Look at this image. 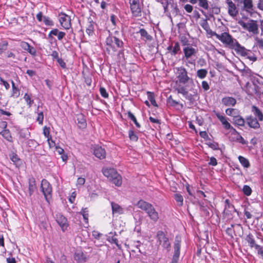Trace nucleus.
<instances>
[{"label": "nucleus", "instance_id": "27", "mask_svg": "<svg viewBox=\"0 0 263 263\" xmlns=\"http://www.w3.org/2000/svg\"><path fill=\"white\" fill-rule=\"evenodd\" d=\"M77 121H78V126L80 128H84L86 127L87 123L86 121V119L84 118V116L82 114L77 115Z\"/></svg>", "mask_w": 263, "mask_h": 263}, {"label": "nucleus", "instance_id": "9", "mask_svg": "<svg viewBox=\"0 0 263 263\" xmlns=\"http://www.w3.org/2000/svg\"><path fill=\"white\" fill-rule=\"evenodd\" d=\"M180 242L181 238L179 236H176L174 243V254L170 263H178L180 255Z\"/></svg>", "mask_w": 263, "mask_h": 263}, {"label": "nucleus", "instance_id": "19", "mask_svg": "<svg viewBox=\"0 0 263 263\" xmlns=\"http://www.w3.org/2000/svg\"><path fill=\"white\" fill-rule=\"evenodd\" d=\"M112 214L113 215H118L123 214L124 213L123 209L118 203L111 202Z\"/></svg>", "mask_w": 263, "mask_h": 263}, {"label": "nucleus", "instance_id": "36", "mask_svg": "<svg viewBox=\"0 0 263 263\" xmlns=\"http://www.w3.org/2000/svg\"><path fill=\"white\" fill-rule=\"evenodd\" d=\"M147 97L151 104L154 106L157 107L158 105L155 99L154 94L151 92H147Z\"/></svg>", "mask_w": 263, "mask_h": 263}, {"label": "nucleus", "instance_id": "1", "mask_svg": "<svg viewBox=\"0 0 263 263\" xmlns=\"http://www.w3.org/2000/svg\"><path fill=\"white\" fill-rule=\"evenodd\" d=\"M137 205L139 209L144 211L153 222H156L158 220L159 218L158 212L151 203L140 200L137 202Z\"/></svg>", "mask_w": 263, "mask_h": 263}, {"label": "nucleus", "instance_id": "55", "mask_svg": "<svg viewBox=\"0 0 263 263\" xmlns=\"http://www.w3.org/2000/svg\"><path fill=\"white\" fill-rule=\"evenodd\" d=\"M183 8L187 13H191L193 10V6L190 4L185 5Z\"/></svg>", "mask_w": 263, "mask_h": 263}, {"label": "nucleus", "instance_id": "25", "mask_svg": "<svg viewBox=\"0 0 263 263\" xmlns=\"http://www.w3.org/2000/svg\"><path fill=\"white\" fill-rule=\"evenodd\" d=\"M130 9L133 16L137 17L141 15V8L140 4L130 5Z\"/></svg>", "mask_w": 263, "mask_h": 263}, {"label": "nucleus", "instance_id": "28", "mask_svg": "<svg viewBox=\"0 0 263 263\" xmlns=\"http://www.w3.org/2000/svg\"><path fill=\"white\" fill-rule=\"evenodd\" d=\"M36 184L35 179L33 177L29 179V195L31 196L36 190Z\"/></svg>", "mask_w": 263, "mask_h": 263}, {"label": "nucleus", "instance_id": "34", "mask_svg": "<svg viewBox=\"0 0 263 263\" xmlns=\"http://www.w3.org/2000/svg\"><path fill=\"white\" fill-rule=\"evenodd\" d=\"M238 160L241 163V164L244 166L245 167L248 168L250 166V163L248 159H247L246 158L239 156L238 157Z\"/></svg>", "mask_w": 263, "mask_h": 263}, {"label": "nucleus", "instance_id": "13", "mask_svg": "<svg viewBox=\"0 0 263 263\" xmlns=\"http://www.w3.org/2000/svg\"><path fill=\"white\" fill-rule=\"evenodd\" d=\"M74 259L78 263H85L88 259V256L86 253H84L81 251H77L73 255Z\"/></svg>", "mask_w": 263, "mask_h": 263}, {"label": "nucleus", "instance_id": "40", "mask_svg": "<svg viewBox=\"0 0 263 263\" xmlns=\"http://www.w3.org/2000/svg\"><path fill=\"white\" fill-rule=\"evenodd\" d=\"M24 99H25L27 105L29 106V107H30L34 102L33 100L31 99L30 96L27 93L25 94Z\"/></svg>", "mask_w": 263, "mask_h": 263}, {"label": "nucleus", "instance_id": "56", "mask_svg": "<svg viewBox=\"0 0 263 263\" xmlns=\"http://www.w3.org/2000/svg\"><path fill=\"white\" fill-rule=\"evenodd\" d=\"M11 160L15 163L16 165L20 164V159L16 156V155H13L11 158Z\"/></svg>", "mask_w": 263, "mask_h": 263}, {"label": "nucleus", "instance_id": "48", "mask_svg": "<svg viewBox=\"0 0 263 263\" xmlns=\"http://www.w3.org/2000/svg\"><path fill=\"white\" fill-rule=\"evenodd\" d=\"M108 240L110 243H115L119 249H121V246H120V245L118 244V239L116 237H109L108 238Z\"/></svg>", "mask_w": 263, "mask_h": 263}, {"label": "nucleus", "instance_id": "22", "mask_svg": "<svg viewBox=\"0 0 263 263\" xmlns=\"http://www.w3.org/2000/svg\"><path fill=\"white\" fill-rule=\"evenodd\" d=\"M20 46L31 55H35L36 54V49L33 47L30 46L28 43L22 41L20 43Z\"/></svg>", "mask_w": 263, "mask_h": 263}, {"label": "nucleus", "instance_id": "54", "mask_svg": "<svg viewBox=\"0 0 263 263\" xmlns=\"http://www.w3.org/2000/svg\"><path fill=\"white\" fill-rule=\"evenodd\" d=\"M44 119V115L42 112H41L38 114L37 117L36 119L37 121L39 124H42Z\"/></svg>", "mask_w": 263, "mask_h": 263}, {"label": "nucleus", "instance_id": "24", "mask_svg": "<svg viewBox=\"0 0 263 263\" xmlns=\"http://www.w3.org/2000/svg\"><path fill=\"white\" fill-rule=\"evenodd\" d=\"M215 115L217 118L221 122V124L223 126L224 128L226 129H229L231 128V125L229 122L227 120L226 118L220 115L219 112H215Z\"/></svg>", "mask_w": 263, "mask_h": 263}, {"label": "nucleus", "instance_id": "47", "mask_svg": "<svg viewBox=\"0 0 263 263\" xmlns=\"http://www.w3.org/2000/svg\"><path fill=\"white\" fill-rule=\"evenodd\" d=\"M180 50V46L178 43L176 42L175 43L174 46L173 47V49L172 50V54L175 55L178 51Z\"/></svg>", "mask_w": 263, "mask_h": 263}, {"label": "nucleus", "instance_id": "46", "mask_svg": "<svg viewBox=\"0 0 263 263\" xmlns=\"http://www.w3.org/2000/svg\"><path fill=\"white\" fill-rule=\"evenodd\" d=\"M178 93H181L183 96H186L187 94V91L183 86H181L175 89Z\"/></svg>", "mask_w": 263, "mask_h": 263}, {"label": "nucleus", "instance_id": "31", "mask_svg": "<svg viewBox=\"0 0 263 263\" xmlns=\"http://www.w3.org/2000/svg\"><path fill=\"white\" fill-rule=\"evenodd\" d=\"M252 111L254 112V114L256 116L258 120L260 121L263 120V115L260 109L255 106H253Z\"/></svg>", "mask_w": 263, "mask_h": 263}, {"label": "nucleus", "instance_id": "32", "mask_svg": "<svg viewBox=\"0 0 263 263\" xmlns=\"http://www.w3.org/2000/svg\"><path fill=\"white\" fill-rule=\"evenodd\" d=\"M227 115L232 116L233 118H235L239 115V111L235 108H228L226 110Z\"/></svg>", "mask_w": 263, "mask_h": 263}, {"label": "nucleus", "instance_id": "17", "mask_svg": "<svg viewBox=\"0 0 263 263\" xmlns=\"http://www.w3.org/2000/svg\"><path fill=\"white\" fill-rule=\"evenodd\" d=\"M231 48L234 49L238 54L241 55L245 56L247 54V50L245 47H242L237 41H235Z\"/></svg>", "mask_w": 263, "mask_h": 263}, {"label": "nucleus", "instance_id": "39", "mask_svg": "<svg viewBox=\"0 0 263 263\" xmlns=\"http://www.w3.org/2000/svg\"><path fill=\"white\" fill-rule=\"evenodd\" d=\"M128 117L134 122L137 127H140V124L137 122V119L135 116L130 112L128 111L127 112Z\"/></svg>", "mask_w": 263, "mask_h": 263}, {"label": "nucleus", "instance_id": "41", "mask_svg": "<svg viewBox=\"0 0 263 263\" xmlns=\"http://www.w3.org/2000/svg\"><path fill=\"white\" fill-rule=\"evenodd\" d=\"M199 6L205 10L209 9V4L207 0H198Z\"/></svg>", "mask_w": 263, "mask_h": 263}, {"label": "nucleus", "instance_id": "18", "mask_svg": "<svg viewBox=\"0 0 263 263\" xmlns=\"http://www.w3.org/2000/svg\"><path fill=\"white\" fill-rule=\"evenodd\" d=\"M184 58L186 59L191 58L193 56H196L197 50L191 46H187L183 48Z\"/></svg>", "mask_w": 263, "mask_h": 263}, {"label": "nucleus", "instance_id": "60", "mask_svg": "<svg viewBox=\"0 0 263 263\" xmlns=\"http://www.w3.org/2000/svg\"><path fill=\"white\" fill-rule=\"evenodd\" d=\"M0 81L3 84V85L5 86V88L6 89H8L9 88L10 85H9V83L7 81L4 80L2 78H0Z\"/></svg>", "mask_w": 263, "mask_h": 263}, {"label": "nucleus", "instance_id": "37", "mask_svg": "<svg viewBox=\"0 0 263 263\" xmlns=\"http://www.w3.org/2000/svg\"><path fill=\"white\" fill-rule=\"evenodd\" d=\"M139 33L141 36L144 37L146 40H151L152 36L148 34V33L145 29H141L139 30Z\"/></svg>", "mask_w": 263, "mask_h": 263}, {"label": "nucleus", "instance_id": "29", "mask_svg": "<svg viewBox=\"0 0 263 263\" xmlns=\"http://www.w3.org/2000/svg\"><path fill=\"white\" fill-rule=\"evenodd\" d=\"M12 83V92L11 94V97L13 98H17L20 95V89L15 86V84L13 81H11Z\"/></svg>", "mask_w": 263, "mask_h": 263}, {"label": "nucleus", "instance_id": "4", "mask_svg": "<svg viewBox=\"0 0 263 263\" xmlns=\"http://www.w3.org/2000/svg\"><path fill=\"white\" fill-rule=\"evenodd\" d=\"M210 34L212 36H216V37L220 40L223 44L230 48L233 45L236 41V40L233 39L229 33L226 32L219 34L214 31H211Z\"/></svg>", "mask_w": 263, "mask_h": 263}, {"label": "nucleus", "instance_id": "62", "mask_svg": "<svg viewBox=\"0 0 263 263\" xmlns=\"http://www.w3.org/2000/svg\"><path fill=\"white\" fill-rule=\"evenodd\" d=\"M256 41L257 42V46L259 47V48L263 49V40L256 38Z\"/></svg>", "mask_w": 263, "mask_h": 263}, {"label": "nucleus", "instance_id": "43", "mask_svg": "<svg viewBox=\"0 0 263 263\" xmlns=\"http://www.w3.org/2000/svg\"><path fill=\"white\" fill-rule=\"evenodd\" d=\"M82 214L83 217L86 222L88 221V211L87 208L83 209L80 212Z\"/></svg>", "mask_w": 263, "mask_h": 263}, {"label": "nucleus", "instance_id": "53", "mask_svg": "<svg viewBox=\"0 0 263 263\" xmlns=\"http://www.w3.org/2000/svg\"><path fill=\"white\" fill-rule=\"evenodd\" d=\"M100 93L101 95V96L104 98H108V93L107 92L106 89L103 88V87H101L100 88Z\"/></svg>", "mask_w": 263, "mask_h": 263}, {"label": "nucleus", "instance_id": "30", "mask_svg": "<svg viewBox=\"0 0 263 263\" xmlns=\"http://www.w3.org/2000/svg\"><path fill=\"white\" fill-rule=\"evenodd\" d=\"M233 123L238 126H243L245 125V120L243 118L238 115L235 118H233Z\"/></svg>", "mask_w": 263, "mask_h": 263}, {"label": "nucleus", "instance_id": "33", "mask_svg": "<svg viewBox=\"0 0 263 263\" xmlns=\"http://www.w3.org/2000/svg\"><path fill=\"white\" fill-rule=\"evenodd\" d=\"M56 152L60 155H61V158L63 161H66L67 159V156L64 154V151L63 148L59 146H55Z\"/></svg>", "mask_w": 263, "mask_h": 263}, {"label": "nucleus", "instance_id": "10", "mask_svg": "<svg viewBox=\"0 0 263 263\" xmlns=\"http://www.w3.org/2000/svg\"><path fill=\"white\" fill-rule=\"evenodd\" d=\"M242 229V228L240 224H231L230 227L227 229L226 233L231 237H233V234L235 236H240Z\"/></svg>", "mask_w": 263, "mask_h": 263}, {"label": "nucleus", "instance_id": "2", "mask_svg": "<svg viewBox=\"0 0 263 263\" xmlns=\"http://www.w3.org/2000/svg\"><path fill=\"white\" fill-rule=\"evenodd\" d=\"M106 50L108 53L115 52L118 48L123 47V43L117 36L110 35L106 40Z\"/></svg>", "mask_w": 263, "mask_h": 263}, {"label": "nucleus", "instance_id": "11", "mask_svg": "<svg viewBox=\"0 0 263 263\" xmlns=\"http://www.w3.org/2000/svg\"><path fill=\"white\" fill-rule=\"evenodd\" d=\"M245 239L251 248H254L257 251L258 253L261 256L263 254L262 247L255 243V241L252 235L248 234Z\"/></svg>", "mask_w": 263, "mask_h": 263}, {"label": "nucleus", "instance_id": "23", "mask_svg": "<svg viewBox=\"0 0 263 263\" xmlns=\"http://www.w3.org/2000/svg\"><path fill=\"white\" fill-rule=\"evenodd\" d=\"M246 120H247V123H248V125L250 127L254 128V129H257V128H259L260 124L256 118L250 116V117H247L246 118Z\"/></svg>", "mask_w": 263, "mask_h": 263}, {"label": "nucleus", "instance_id": "38", "mask_svg": "<svg viewBox=\"0 0 263 263\" xmlns=\"http://www.w3.org/2000/svg\"><path fill=\"white\" fill-rule=\"evenodd\" d=\"M174 198L176 202H178L179 206H182L183 205V198L181 195L178 194H174Z\"/></svg>", "mask_w": 263, "mask_h": 263}, {"label": "nucleus", "instance_id": "59", "mask_svg": "<svg viewBox=\"0 0 263 263\" xmlns=\"http://www.w3.org/2000/svg\"><path fill=\"white\" fill-rule=\"evenodd\" d=\"M209 164L212 166H216L217 164V160L214 157H211Z\"/></svg>", "mask_w": 263, "mask_h": 263}, {"label": "nucleus", "instance_id": "26", "mask_svg": "<svg viewBox=\"0 0 263 263\" xmlns=\"http://www.w3.org/2000/svg\"><path fill=\"white\" fill-rule=\"evenodd\" d=\"M222 103L227 106H234L236 103V100L235 98L230 97H226L222 99Z\"/></svg>", "mask_w": 263, "mask_h": 263}, {"label": "nucleus", "instance_id": "57", "mask_svg": "<svg viewBox=\"0 0 263 263\" xmlns=\"http://www.w3.org/2000/svg\"><path fill=\"white\" fill-rule=\"evenodd\" d=\"M201 85H202V88L205 91H207L210 89L209 85L208 83L205 81H203L202 82Z\"/></svg>", "mask_w": 263, "mask_h": 263}, {"label": "nucleus", "instance_id": "3", "mask_svg": "<svg viewBox=\"0 0 263 263\" xmlns=\"http://www.w3.org/2000/svg\"><path fill=\"white\" fill-rule=\"evenodd\" d=\"M103 175L109 179L116 186H119L122 184V177L117 171L113 168H103L102 169Z\"/></svg>", "mask_w": 263, "mask_h": 263}, {"label": "nucleus", "instance_id": "20", "mask_svg": "<svg viewBox=\"0 0 263 263\" xmlns=\"http://www.w3.org/2000/svg\"><path fill=\"white\" fill-rule=\"evenodd\" d=\"M1 125L4 127L5 129L1 130H0V134L6 140L9 142H11L12 141V138L11 134L8 129H6L7 126L6 123L4 122L2 123Z\"/></svg>", "mask_w": 263, "mask_h": 263}, {"label": "nucleus", "instance_id": "52", "mask_svg": "<svg viewBox=\"0 0 263 263\" xmlns=\"http://www.w3.org/2000/svg\"><path fill=\"white\" fill-rule=\"evenodd\" d=\"M43 22L46 25H48V26H52L53 25L52 21L48 17L44 16L43 17Z\"/></svg>", "mask_w": 263, "mask_h": 263}, {"label": "nucleus", "instance_id": "64", "mask_svg": "<svg viewBox=\"0 0 263 263\" xmlns=\"http://www.w3.org/2000/svg\"><path fill=\"white\" fill-rule=\"evenodd\" d=\"M58 63L62 68H65L66 64L62 59H58L57 60Z\"/></svg>", "mask_w": 263, "mask_h": 263}, {"label": "nucleus", "instance_id": "7", "mask_svg": "<svg viewBox=\"0 0 263 263\" xmlns=\"http://www.w3.org/2000/svg\"><path fill=\"white\" fill-rule=\"evenodd\" d=\"M238 24L244 29L252 32L253 34H257L258 32V25L256 22L254 20H250L247 22L240 21L238 22Z\"/></svg>", "mask_w": 263, "mask_h": 263}, {"label": "nucleus", "instance_id": "51", "mask_svg": "<svg viewBox=\"0 0 263 263\" xmlns=\"http://www.w3.org/2000/svg\"><path fill=\"white\" fill-rule=\"evenodd\" d=\"M85 182V179L82 177H79L77 179V186H81L84 184Z\"/></svg>", "mask_w": 263, "mask_h": 263}, {"label": "nucleus", "instance_id": "5", "mask_svg": "<svg viewBox=\"0 0 263 263\" xmlns=\"http://www.w3.org/2000/svg\"><path fill=\"white\" fill-rule=\"evenodd\" d=\"M176 70L177 78L180 83L184 84L189 82L194 83L193 79L188 76L187 71L184 67H177Z\"/></svg>", "mask_w": 263, "mask_h": 263}, {"label": "nucleus", "instance_id": "50", "mask_svg": "<svg viewBox=\"0 0 263 263\" xmlns=\"http://www.w3.org/2000/svg\"><path fill=\"white\" fill-rule=\"evenodd\" d=\"M43 134L46 138L48 139L51 136H50V129L49 128L45 126L43 129Z\"/></svg>", "mask_w": 263, "mask_h": 263}, {"label": "nucleus", "instance_id": "58", "mask_svg": "<svg viewBox=\"0 0 263 263\" xmlns=\"http://www.w3.org/2000/svg\"><path fill=\"white\" fill-rule=\"evenodd\" d=\"M93 31V27L92 24H90L86 29V32L89 35H90L92 34Z\"/></svg>", "mask_w": 263, "mask_h": 263}, {"label": "nucleus", "instance_id": "35", "mask_svg": "<svg viewBox=\"0 0 263 263\" xmlns=\"http://www.w3.org/2000/svg\"><path fill=\"white\" fill-rule=\"evenodd\" d=\"M208 74V71L205 69H201L197 71V76L200 79H204Z\"/></svg>", "mask_w": 263, "mask_h": 263}, {"label": "nucleus", "instance_id": "16", "mask_svg": "<svg viewBox=\"0 0 263 263\" xmlns=\"http://www.w3.org/2000/svg\"><path fill=\"white\" fill-rule=\"evenodd\" d=\"M57 223L61 227L63 230L66 229L68 226L67 219L61 214H57L55 216Z\"/></svg>", "mask_w": 263, "mask_h": 263}, {"label": "nucleus", "instance_id": "42", "mask_svg": "<svg viewBox=\"0 0 263 263\" xmlns=\"http://www.w3.org/2000/svg\"><path fill=\"white\" fill-rule=\"evenodd\" d=\"M8 42L6 41H3L0 43V54H2L7 48Z\"/></svg>", "mask_w": 263, "mask_h": 263}, {"label": "nucleus", "instance_id": "14", "mask_svg": "<svg viewBox=\"0 0 263 263\" xmlns=\"http://www.w3.org/2000/svg\"><path fill=\"white\" fill-rule=\"evenodd\" d=\"M227 4L229 14L233 17L236 16L238 14V10L236 5L231 0H227Z\"/></svg>", "mask_w": 263, "mask_h": 263}, {"label": "nucleus", "instance_id": "45", "mask_svg": "<svg viewBox=\"0 0 263 263\" xmlns=\"http://www.w3.org/2000/svg\"><path fill=\"white\" fill-rule=\"evenodd\" d=\"M128 135L131 140L134 141H137L138 140V137L133 130H129Z\"/></svg>", "mask_w": 263, "mask_h": 263}, {"label": "nucleus", "instance_id": "15", "mask_svg": "<svg viewBox=\"0 0 263 263\" xmlns=\"http://www.w3.org/2000/svg\"><path fill=\"white\" fill-rule=\"evenodd\" d=\"M93 152L95 156L100 159H103L106 157V151L100 146H95L93 148Z\"/></svg>", "mask_w": 263, "mask_h": 263}, {"label": "nucleus", "instance_id": "49", "mask_svg": "<svg viewBox=\"0 0 263 263\" xmlns=\"http://www.w3.org/2000/svg\"><path fill=\"white\" fill-rule=\"evenodd\" d=\"M59 31L58 29H53L50 31L48 35V39H52V35H58Z\"/></svg>", "mask_w": 263, "mask_h": 263}, {"label": "nucleus", "instance_id": "61", "mask_svg": "<svg viewBox=\"0 0 263 263\" xmlns=\"http://www.w3.org/2000/svg\"><path fill=\"white\" fill-rule=\"evenodd\" d=\"M238 137L237 138V140L241 144H247V141L243 139V138L239 134L238 136Z\"/></svg>", "mask_w": 263, "mask_h": 263}, {"label": "nucleus", "instance_id": "63", "mask_svg": "<svg viewBox=\"0 0 263 263\" xmlns=\"http://www.w3.org/2000/svg\"><path fill=\"white\" fill-rule=\"evenodd\" d=\"M168 101H169V103L171 104V105H173V106H176L177 105H178L179 103L178 102H177L176 101L173 100L171 96H170L168 98Z\"/></svg>", "mask_w": 263, "mask_h": 263}, {"label": "nucleus", "instance_id": "12", "mask_svg": "<svg viewBox=\"0 0 263 263\" xmlns=\"http://www.w3.org/2000/svg\"><path fill=\"white\" fill-rule=\"evenodd\" d=\"M59 21L61 26L65 29H68L71 27L70 17L65 13L59 15Z\"/></svg>", "mask_w": 263, "mask_h": 263}, {"label": "nucleus", "instance_id": "8", "mask_svg": "<svg viewBox=\"0 0 263 263\" xmlns=\"http://www.w3.org/2000/svg\"><path fill=\"white\" fill-rule=\"evenodd\" d=\"M41 187L46 200L49 202L51 198L52 187L49 182L46 179H43L41 182Z\"/></svg>", "mask_w": 263, "mask_h": 263}, {"label": "nucleus", "instance_id": "44", "mask_svg": "<svg viewBox=\"0 0 263 263\" xmlns=\"http://www.w3.org/2000/svg\"><path fill=\"white\" fill-rule=\"evenodd\" d=\"M242 190L243 193L247 196H250L252 193V190L251 187L248 185H244Z\"/></svg>", "mask_w": 263, "mask_h": 263}, {"label": "nucleus", "instance_id": "21", "mask_svg": "<svg viewBox=\"0 0 263 263\" xmlns=\"http://www.w3.org/2000/svg\"><path fill=\"white\" fill-rule=\"evenodd\" d=\"M242 9L248 13L252 14L253 11L252 0H243V7Z\"/></svg>", "mask_w": 263, "mask_h": 263}, {"label": "nucleus", "instance_id": "6", "mask_svg": "<svg viewBox=\"0 0 263 263\" xmlns=\"http://www.w3.org/2000/svg\"><path fill=\"white\" fill-rule=\"evenodd\" d=\"M157 238L159 245L166 250L167 252H168L171 248V242L164 233L162 231H158L157 234Z\"/></svg>", "mask_w": 263, "mask_h": 263}]
</instances>
